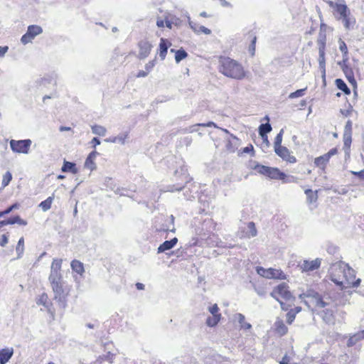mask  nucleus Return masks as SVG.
Wrapping results in <instances>:
<instances>
[{
	"label": "nucleus",
	"instance_id": "9b49d317",
	"mask_svg": "<svg viewBox=\"0 0 364 364\" xmlns=\"http://www.w3.org/2000/svg\"><path fill=\"white\" fill-rule=\"evenodd\" d=\"M321 266V259L316 258L314 260H304L301 264L302 272H311L317 269Z\"/></svg>",
	"mask_w": 364,
	"mask_h": 364
},
{
	"label": "nucleus",
	"instance_id": "c03bdc74",
	"mask_svg": "<svg viewBox=\"0 0 364 364\" xmlns=\"http://www.w3.org/2000/svg\"><path fill=\"white\" fill-rule=\"evenodd\" d=\"M85 167L90 171H93L96 168V164L93 159L87 156L85 161Z\"/></svg>",
	"mask_w": 364,
	"mask_h": 364
},
{
	"label": "nucleus",
	"instance_id": "58836bf2",
	"mask_svg": "<svg viewBox=\"0 0 364 364\" xmlns=\"http://www.w3.org/2000/svg\"><path fill=\"white\" fill-rule=\"evenodd\" d=\"M12 180V174L10 171H6L4 175L3 176L2 181H1V186L2 188L6 187L11 181Z\"/></svg>",
	"mask_w": 364,
	"mask_h": 364
},
{
	"label": "nucleus",
	"instance_id": "f8f14e48",
	"mask_svg": "<svg viewBox=\"0 0 364 364\" xmlns=\"http://www.w3.org/2000/svg\"><path fill=\"white\" fill-rule=\"evenodd\" d=\"M186 172V170L184 171L183 168H181L180 173H181V178L182 182L180 183H178L176 185H173L171 186L168 187V189H167L168 191H170V192H173L176 191H178L182 190L184 188V186H183V183H187L188 181V176Z\"/></svg>",
	"mask_w": 364,
	"mask_h": 364
},
{
	"label": "nucleus",
	"instance_id": "774afa93",
	"mask_svg": "<svg viewBox=\"0 0 364 364\" xmlns=\"http://www.w3.org/2000/svg\"><path fill=\"white\" fill-rule=\"evenodd\" d=\"M242 152L245 154L252 153L254 154V148L253 146L250 144L247 146L243 148Z\"/></svg>",
	"mask_w": 364,
	"mask_h": 364
},
{
	"label": "nucleus",
	"instance_id": "13d9d810",
	"mask_svg": "<svg viewBox=\"0 0 364 364\" xmlns=\"http://www.w3.org/2000/svg\"><path fill=\"white\" fill-rule=\"evenodd\" d=\"M115 355L108 352L106 355H102L104 360H107L109 363H112L114 359Z\"/></svg>",
	"mask_w": 364,
	"mask_h": 364
},
{
	"label": "nucleus",
	"instance_id": "338daca9",
	"mask_svg": "<svg viewBox=\"0 0 364 364\" xmlns=\"http://www.w3.org/2000/svg\"><path fill=\"white\" fill-rule=\"evenodd\" d=\"M8 242V236L6 234H4L1 235V239L0 240V246L4 247Z\"/></svg>",
	"mask_w": 364,
	"mask_h": 364
},
{
	"label": "nucleus",
	"instance_id": "6ab92c4d",
	"mask_svg": "<svg viewBox=\"0 0 364 364\" xmlns=\"http://www.w3.org/2000/svg\"><path fill=\"white\" fill-rule=\"evenodd\" d=\"M61 171L63 172H70L72 173H77L78 172V170L76 167V164L73 162H70L68 161H64L63 166L61 168Z\"/></svg>",
	"mask_w": 364,
	"mask_h": 364
},
{
	"label": "nucleus",
	"instance_id": "393cba45",
	"mask_svg": "<svg viewBox=\"0 0 364 364\" xmlns=\"http://www.w3.org/2000/svg\"><path fill=\"white\" fill-rule=\"evenodd\" d=\"M235 318L240 324V328L245 330H249L252 328V325L250 323L245 321V316L242 314H236Z\"/></svg>",
	"mask_w": 364,
	"mask_h": 364
},
{
	"label": "nucleus",
	"instance_id": "f704fd0d",
	"mask_svg": "<svg viewBox=\"0 0 364 364\" xmlns=\"http://www.w3.org/2000/svg\"><path fill=\"white\" fill-rule=\"evenodd\" d=\"M187 56H188V53L184 49H183V48L178 49L176 51L175 60L177 63H178L182 60L187 58Z\"/></svg>",
	"mask_w": 364,
	"mask_h": 364
},
{
	"label": "nucleus",
	"instance_id": "052dcab7",
	"mask_svg": "<svg viewBox=\"0 0 364 364\" xmlns=\"http://www.w3.org/2000/svg\"><path fill=\"white\" fill-rule=\"evenodd\" d=\"M18 205L17 203H14V204L11 205V206L8 207L4 211H2L4 216L5 215L10 213L13 210L18 208Z\"/></svg>",
	"mask_w": 364,
	"mask_h": 364
},
{
	"label": "nucleus",
	"instance_id": "f257e3e1",
	"mask_svg": "<svg viewBox=\"0 0 364 364\" xmlns=\"http://www.w3.org/2000/svg\"><path fill=\"white\" fill-rule=\"evenodd\" d=\"M299 298L309 308L312 305L316 309H322L318 314L326 323H333L336 304L328 293L319 294L314 289H308L301 294Z\"/></svg>",
	"mask_w": 364,
	"mask_h": 364
},
{
	"label": "nucleus",
	"instance_id": "ea45409f",
	"mask_svg": "<svg viewBox=\"0 0 364 364\" xmlns=\"http://www.w3.org/2000/svg\"><path fill=\"white\" fill-rule=\"evenodd\" d=\"M343 22L346 28L349 29L351 26H353L355 23L354 18L350 17V15H347L346 18H343Z\"/></svg>",
	"mask_w": 364,
	"mask_h": 364
},
{
	"label": "nucleus",
	"instance_id": "2f4dec72",
	"mask_svg": "<svg viewBox=\"0 0 364 364\" xmlns=\"http://www.w3.org/2000/svg\"><path fill=\"white\" fill-rule=\"evenodd\" d=\"M272 126L269 123H264L259 125L258 132L259 136L267 135L272 131Z\"/></svg>",
	"mask_w": 364,
	"mask_h": 364
},
{
	"label": "nucleus",
	"instance_id": "7c9ffc66",
	"mask_svg": "<svg viewBox=\"0 0 364 364\" xmlns=\"http://www.w3.org/2000/svg\"><path fill=\"white\" fill-rule=\"evenodd\" d=\"M62 262H63L62 259H54L51 264L50 272L61 273L60 269H61Z\"/></svg>",
	"mask_w": 364,
	"mask_h": 364
},
{
	"label": "nucleus",
	"instance_id": "f03ea898",
	"mask_svg": "<svg viewBox=\"0 0 364 364\" xmlns=\"http://www.w3.org/2000/svg\"><path fill=\"white\" fill-rule=\"evenodd\" d=\"M331 269V280L341 289L348 287L346 284L353 287H357L360 284V279H355V271L343 261L333 264Z\"/></svg>",
	"mask_w": 364,
	"mask_h": 364
},
{
	"label": "nucleus",
	"instance_id": "864d4df0",
	"mask_svg": "<svg viewBox=\"0 0 364 364\" xmlns=\"http://www.w3.org/2000/svg\"><path fill=\"white\" fill-rule=\"evenodd\" d=\"M208 310H209L210 313L212 314V316L221 315L220 314L218 313L219 308L216 304L210 306Z\"/></svg>",
	"mask_w": 364,
	"mask_h": 364
},
{
	"label": "nucleus",
	"instance_id": "4c0bfd02",
	"mask_svg": "<svg viewBox=\"0 0 364 364\" xmlns=\"http://www.w3.org/2000/svg\"><path fill=\"white\" fill-rule=\"evenodd\" d=\"M360 340L362 339L360 338V336L359 335V333L358 332L349 338V339L347 341V346L348 347H352Z\"/></svg>",
	"mask_w": 364,
	"mask_h": 364
},
{
	"label": "nucleus",
	"instance_id": "4d7b16f0",
	"mask_svg": "<svg viewBox=\"0 0 364 364\" xmlns=\"http://www.w3.org/2000/svg\"><path fill=\"white\" fill-rule=\"evenodd\" d=\"M348 53L343 54V60L341 62H338V64L341 68L345 67V65H349L348 63Z\"/></svg>",
	"mask_w": 364,
	"mask_h": 364
},
{
	"label": "nucleus",
	"instance_id": "a19ab883",
	"mask_svg": "<svg viewBox=\"0 0 364 364\" xmlns=\"http://www.w3.org/2000/svg\"><path fill=\"white\" fill-rule=\"evenodd\" d=\"M129 137V132H124L120 133L118 136H115L117 143L124 145L126 143V140Z\"/></svg>",
	"mask_w": 364,
	"mask_h": 364
},
{
	"label": "nucleus",
	"instance_id": "20e7f679",
	"mask_svg": "<svg viewBox=\"0 0 364 364\" xmlns=\"http://www.w3.org/2000/svg\"><path fill=\"white\" fill-rule=\"evenodd\" d=\"M253 169L271 179L280 180L281 178H284V177L285 176V173L277 168L269 167L259 164H255Z\"/></svg>",
	"mask_w": 364,
	"mask_h": 364
},
{
	"label": "nucleus",
	"instance_id": "f3484780",
	"mask_svg": "<svg viewBox=\"0 0 364 364\" xmlns=\"http://www.w3.org/2000/svg\"><path fill=\"white\" fill-rule=\"evenodd\" d=\"M266 278L285 279L286 275L281 269L269 268L268 269L267 274H266Z\"/></svg>",
	"mask_w": 364,
	"mask_h": 364
},
{
	"label": "nucleus",
	"instance_id": "bf43d9fd",
	"mask_svg": "<svg viewBox=\"0 0 364 364\" xmlns=\"http://www.w3.org/2000/svg\"><path fill=\"white\" fill-rule=\"evenodd\" d=\"M257 272L260 276L266 278V274H267L268 269H264V267H258L257 268Z\"/></svg>",
	"mask_w": 364,
	"mask_h": 364
},
{
	"label": "nucleus",
	"instance_id": "7ed1b4c3",
	"mask_svg": "<svg viewBox=\"0 0 364 364\" xmlns=\"http://www.w3.org/2000/svg\"><path fill=\"white\" fill-rule=\"evenodd\" d=\"M218 63L219 72L228 77L242 80L246 76L244 68L235 60L229 57L221 56L219 58Z\"/></svg>",
	"mask_w": 364,
	"mask_h": 364
},
{
	"label": "nucleus",
	"instance_id": "0e129e2a",
	"mask_svg": "<svg viewBox=\"0 0 364 364\" xmlns=\"http://www.w3.org/2000/svg\"><path fill=\"white\" fill-rule=\"evenodd\" d=\"M217 240H218V238H217ZM207 243L213 247H223L222 245L219 244L218 241H213L211 237L208 239Z\"/></svg>",
	"mask_w": 364,
	"mask_h": 364
},
{
	"label": "nucleus",
	"instance_id": "5701e85b",
	"mask_svg": "<svg viewBox=\"0 0 364 364\" xmlns=\"http://www.w3.org/2000/svg\"><path fill=\"white\" fill-rule=\"evenodd\" d=\"M318 64L322 73V77L325 80L326 78V59L325 51H318Z\"/></svg>",
	"mask_w": 364,
	"mask_h": 364
},
{
	"label": "nucleus",
	"instance_id": "0eeeda50",
	"mask_svg": "<svg viewBox=\"0 0 364 364\" xmlns=\"http://www.w3.org/2000/svg\"><path fill=\"white\" fill-rule=\"evenodd\" d=\"M43 33V28L38 25H31L25 34L21 36V42L23 45L31 43L37 36Z\"/></svg>",
	"mask_w": 364,
	"mask_h": 364
},
{
	"label": "nucleus",
	"instance_id": "cd10ccee",
	"mask_svg": "<svg viewBox=\"0 0 364 364\" xmlns=\"http://www.w3.org/2000/svg\"><path fill=\"white\" fill-rule=\"evenodd\" d=\"M91 129H92V132L94 134H96V135H98L100 136H105L107 132V129L105 127L98 125V124L92 125L91 127Z\"/></svg>",
	"mask_w": 364,
	"mask_h": 364
},
{
	"label": "nucleus",
	"instance_id": "473e14b6",
	"mask_svg": "<svg viewBox=\"0 0 364 364\" xmlns=\"http://www.w3.org/2000/svg\"><path fill=\"white\" fill-rule=\"evenodd\" d=\"M221 315L208 316L206 319V324L209 327L215 326L220 321Z\"/></svg>",
	"mask_w": 364,
	"mask_h": 364
},
{
	"label": "nucleus",
	"instance_id": "de8ad7c7",
	"mask_svg": "<svg viewBox=\"0 0 364 364\" xmlns=\"http://www.w3.org/2000/svg\"><path fill=\"white\" fill-rule=\"evenodd\" d=\"M296 312L294 311V310L291 309L287 314V322L289 324H291L295 319Z\"/></svg>",
	"mask_w": 364,
	"mask_h": 364
},
{
	"label": "nucleus",
	"instance_id": "e433bc0d",
	"mask_svg": "<svg viewBox=\"0 0 364 364\" xmlns=\"http://www.w3.org/2000/svg\"><path fill=\"white\" fill-rule=\"evenodd\" d=\"M48 280L50 284L60 282L63 280L61 273L50 272Z\"/></svg>",
	"mask_w": 364,
	"mask_h": 364
},
{
	"label": "nucleus",
	"instance_id": "412c9836",
	"mask_svg": "<svg viewBox=\"0 0 364 364\" xmlns=\"http://www.w3.org/2000/svg\"><path fill=\"white\" fill-rule=\"evenodd\" d=\"M70 266H71L72 270L74 272H76L77 274H80V276H82L85 272L84 264L82 262H80L79 260L73 259L71 262Z\"/></svg>",
	"mask_w": 364,
	"mask_h": 364
},
{
	"label": "nucleus",
	"instance_id": "a878e982",
	"mask_svg": "<svg viewBox=\"0 0 364 364\" xmlns=\"http://www.w3.org/2000/svg\"><path fill=\"white\" fill-rule=\"evenodd\" d=\"M336 11L340 14L341 18L350 15V10L346 4H337Z\"/></svg>",
	"mask_w": 364,
	"mask_h": 364
},
{
	"label": "nucleus",
	"instance_id": "5fc2aeb1",
	"mask_svg": "<svg viewBox=\"0 0 364 364\" xmlns=\"http://www.w3.org/2000/svg\"><path fill=\"white\" fill-rule=\"evenodd\" d=\"M44 308L48 311V312L50 314L53 319H54V310L52 308V304L50 302L47 301L46 305H43Z\"/></svg>",
	"mask_w": 364,
	"mask_h": 364
},
{
	"label": "nucleus",
	"instance_id": "a18cd8bd",
	"mask_svg": "<svg viewBox=\"0 0 364 364\" xmlns=\"http://www.w3.org/2000/svg\"><path fill=\"white\" fill-rule=\"evenodd\" d=\"M306 90V88L297 90L295 92L290 93L289 95V98L294 99L302 97L303 95H304Z\"/></svg>",
	"mask_w": 364,
	"mask_h": 364
},
{
	"label": "nucleus",
	"instance_id": "680f3d73",
	"mask_svg": "<svg viewBox=\"0 0 364 364\" xmlns=\"http://www.w3.org/2000/svg\"><path fill=\"white\" fill-rule=\"evenodd\" d=\"M155 66V60H151L145 65L146 70L149 73Z\"/></svg>",
	"mask_w": 364,
	"mask_h": 364
},
{
	"label": "nucleus",
	"instance_id": "6e6d98bb",
	"mask_svg": "<svg viewBox=\"0 0 364 364\" xmlns=\"http://www.w3.org/2000/svg\"><path fill=\"white\" fill-rule=\"evenodd\" d=\"M351 133L347 136V134H344V147L349 149L351 143Z\"/></svg>",
	"mask_w": 364,
	"mask_h": 364
},
{
	"label": "nucleus",
	"instance_id": "423d86ee",
	"mask_svg": "<svg viewBox=\"0 0 364 364\" xmlns=\"http://www.w3.org/2000/svg\"><path fill=\"white\" fill-rule=\"evenodd\" d=\"M32 141L31 139L14 140L9 142L11 149L15 153L28 154Z\"/></svg>",
	"mask_w": 364,
	"mask_h": 364
},
{
	"label": "nucleus",
	"instance_id": "c9c22d12",
	"mask_svg": "<svg viewBox=\"0 0 364 364\" xmlns=\"http://www.w3.org/2000/svg\"><path fill=\"white\" fill-rule=\"evenodd\" d=\"M248 232H247V236L248 237H255L257 234V231L255 227V224L253 222H250L247 224Z\"/></svg>",
	"mask_w": 364,
	"mask_h": 364
},
{
	"label": "nucleus",
	"instance_id": "39448f33",
	"mask_svg": "<svg viewBox=\"0 0 364 364\" xmlns=\"http://www.w3.org/2000/svg\"><path fill=\"white\" fill-rule=\"evenodd\" d=\"M271 296L276 300L279 301V297L290 301L293 299V296L289 289V286L287 283L282 282L277 285L271 293Z\"/></svg>",
	"mask_w": 364,
	"mask_h": 364
},
{
	"label": "nucleus",
	"instance_id": "c756f323",
	"mask_svg": "<svg viewBox=\"0 0 364 364\" xmlns=\"http://www.w3.org/2000/svg\"><path fill=\"white\" fill-rule=\"evenodd\" d=\"M276 331L280 336H284L287 333L288 328L282 321H278L275 323Z\"/></svg>",
	"mask_w": 364,
	"mask_h": 364
},
{
	"label": "nucleus",
	"instance_id": "603ef678",
	"mask_svg": "<svg viewBox=\"0 0 364 364\" xmlns=\"http://www.w3.org/2000/svg\"><path fill=\"white\" fill-rule=\"evenodd\" d=\"M339 49L341 51L342 54L348 53V48L346 43L342 41L341 38L339 39Z\"/></svg>",
	"mask_w": 364,
	"mask_h": 364
},
{
	"label": "nucleus",
	"instance_id": "aec40b11",
	"mask_svg": "<svg viewBox=\"0 0 364 364\" xmlns=\"http://www.w3.org/2000/svg\"><path fill=\"white\" fill-rule=\"evenodd\" d=\"M1 222L3 227L7 225H14L16 223L23 225H26V222L22 220L18 215L1 220Z\"/></svg>",
	"mask_w": 364,
	"mask_h": 364
},
{
	"label": "nucleus",
	"instance_id": "2eb2a0df",
	"mask_svg": "<svg viewBox=\"0 0 364 364\" xmlns=\"http://www.w3.org/2000/svg\"><path fill=\"white\" fill-rule=\"evenodd\" d=\"M171 46V43L168 39L161 38L159 43V57L161 60L165 59L168 49Z\"/></svg>",
	"mask_w": 364,
	"mask_h": 364
},
{
	"label": "nucleus",
	"instance_id": "09e8293b",
	"mask_svg": "<svg viewBox=\"0 0 364 364\" xmlns=\"http://www.w3.org/2000/svg\"><path fill=\"white\" fill-rule=\"evenodd\" d=\"M48 297L46 293L42 294L36 301L38 305H46Z\"/></svg>",
	"mask_w": 364,
	"mask_h": 364
},
{
	"label": "nucleus",
	"instance_id": "e2e57ef3",
	"mask_svg": "<svg viewBox=\"0 0 364 364\" xmlns=\"http://www.w3.org/2000/svg\"><path fill=\"white\" fill-rule=\"evenodd\" d=\"M284 178H281L280 179L284 183H292V182L295 181V178L294 176H287L286 173H285V176Z\"/></svg>",
	"mask_w": 364,
	"mask_h": 364
},
{
	"label": "nucleus",
	"instance_id": "72a5a7b5",
	"mask_svg": "<svg viewBox=\"0 0 364 364\" xmlns=\"http://www.w3.org/2000/svg\"><path fill=\"white\" fill-rule=\"evenodd\" d=\"M305 193L306 195L308 203H312L317 200L318 196L316 192H314L311 189H306L305 191Z\"/></svg>",
	"mask_w": 364,
	"mask_h": 364
},
{
	"label": "nucleus",
	"instance_id": "69168bd1",
	"mask_svg": "<svg viewBox=\"0 0 364 364\" xmlns=\"http://www.w3.org/2000/svg\"><path fill=\"white\" fill-rule=\"evenodd\" d=\"M350 173L353 175L358 176L360 179L364 180V169L360 171H350Z\"/></svg>",
	"mask_w": 364,
	"mask_h": 364
},
{
	"label": "nucleus",
	"instance_id": "a211bd4d",
	"mask_svg": "<svg viewBox=\"0 0 364 364\" xmlns=\"http://www.w3.org/2000/svg\"><path fill=\"white\" fill-rule=\"evenodd\" d=\"M343 72L345 74L346 77L348 81L353 86L356 85V80L354 77V73L353 69L350 67V65H345V67L341 68Z\"/></svg>",
	"mask_w": 364,
	"mask_h": 364
},
{
	"label": "nucleus",
	"instance_id": "9d476101",
	"mask_svg": "<svg viewBox=\"0 0 364 364\" xmlns=\"http://www.w3.org/2000/svg\"><path fill=\"white\" fill-rule=\"evenodd\" d=\"M138 46L139 49L138 58L139 59L147 58L151 50L152 45L148 41L142 40L139 42Z\"/></svg>",
	"mask_w": 364,
	"mask_h": 364
},
{
	"label": "nucleus",
	"instance_id": "1a4fd4ad",
	"mask_svg": "<svg viewBox=\"0 0 364 364\" xmlns=\"http://www.w3.org/2000/svg\"><path fill=\"white\" fill-rule=\"evenodd\" d=\"M274 151L279 157L289 163H295L296 161V158L290 154V151L285 146L275 147Z\"/></svg>",
	"mask_w": 364,
	"mask_h": 364
},
{
	"label": "nucleus",
	"instance_id": "4be33fe9",
	"mask_svg": "<svg viewBox=\"0 0 364 364\" xmlns=\"http://www.w3.org/2000/svg\"><path fill=\"white\" fill-rule=\"evenodd\" d=\"M329 160L330 159L328 155L323 154V156L316 158L314 160V164L318 168L324 170Z\"/></svg>",
	"mask_w": 364,
	"mask_h": 364
},
{
	"label": "nucleus",
	"instance_id": "dca6fc26",
	"mask_svg": "<svg viewBox=\"0 0 364 364\" xmlns=\"http://www.w3.org/2000/svg\"><path fill=\"white\" fill-rule=\"evenodd\" d=\"M178 242V239L176 237H173L170 240L164 241L161 245L158 247V253L164 252L166 250H169L172 249Z\"/></svg>",
	"mask_w": 364,
	"mask_h": 364
},
{
	"label": "nucleus",
	"instance_id": "8fccbe9b",
	"mask_svg": "<svg viewBox=\"0 0 364 364\" xmlns=\"http://www.w3.org/2000/svg\"><path fill=\"white\" fill-rule=\"evenodd\" d=\"M256 41H257V37L255 36H253V38L251 41V43L249 46V52L251 54V55H252V56L255 55V52Z\"/></svg>",
	"mask_w": 364,
	"mask_h": 364
},
{
	"label": "nucleus",
	"instance_id": "4468645a",
	"mask_svg": "<svg viewBox=\"0 0 364 364\" xmlns=\"http://www.w3.org/2000/svg\"><path fill=\"white\" fill-rule=\"evenodd\" d=\"M13 348H4L0 350V364H6L14 355Z\"/></svg>",
	"mask_w": 364,
	"mask_h": 364
},
{
	"label": "nucleus",
	"instance_id": "6e6552de",
	"mask_svg": "<svg viewBox=\"0 0 364 364\" xmlns=\"http://www.w3.org/2000/svg\"><path fill=\"white\" fill-rule=\"evenodd\" d=\"M54 293V299L56 300L62 307L65 306V291L63 287V280L50 284Z\"/></svg>",
	"mask_w": 364,
	"mask_h": 364
},
{
	"label": "nucleus",
	"instance_id": "c85d7f7f",
	"mask_svg": "<svg viewBox=\"0 0 364 364\" xmlns=\"http://www.w3.org/2000/svg\"><path fill=\"white\" fill-rule=\"evenodd\" d=\"M53 199H54V195L53 194L51 196H49L47 199H46L45 200L42 201L39 204V207L41 208V209L44 212L48 210L50 208V207H51V205H52V203L53 201Z\"/></svg>",
	"mask_w": 364,
	"mask_h": 364
},
{
	"label": "nucleus",
	"instance_id": "bb28decb",
	"mask_svg": "<svg viewBox=\"0 0 364 364\" xmlns=\"http://www.w3.org/2000/svg\"><path fill=\"white\" fill-rule=\"evenodd\" d=\"M335 85H336L337 88L341 90L344 92L346 95H350V90L348 88L346 82L340 78H338L335 80Z\"/></svg>",
	"mask_w": 364,
	"mask_h": 364
},
{
	"label": "nucleus",
	"instance_id": "3c124183",
	"mask_svg": "<svg viewBox=\"0 0 364 364\" xmlns=\"http://www.w3.org/2000/svg\"><path fill=\"white\" fill-rule=\"evenodd\" d=\"M198 126H203V127H212V126H213L215 127H217L216 124L214 122H209L207 124H196V125L190 127L189 132H193L196 131L195 127H198Z\"/></svg>",
	"mask_w": 364,
	"mask_h": 364
},
{
	"label": "nucleus",
	"instance_id": "37998d69",
	"mask_svg": "<svg viewBox=\"0 0 364 364\" xmlns=\"http://www.w3.org/2000/svg\"><path fill=\"white\" fill-rule=\"evenodd\" d=\"M284 129H282L280 132L277 134L274 139V147H278L282 146V136H283Z\"/></svg>",
	"mask_w": 364,
	"mask_h": 364
},
{
	"label": "nucleus",
	"instance_id": "ddd939ff",
	"mask_svg": "<svg viewBox=\"0 0 364 364\" xmlns=\"http://www.w3.org/2000/svg\"><path fill=\"white\" fill-rule=\"evenodd\" d=\"M188 24H189V26L191 27V28L196 34H200V33H203L206 35H209L211 33V31L209 28H208L203 26H199L197 23L192 21L191 20L190 16H188Z\"/></svg>",
	"mask_w": 364,
	"mask_h": 364
},
{
	"label": "nucleus",
	"instance_id": "b1692460",
	"mask_svg": "<svg viewBox=\"0 0 364 364\" xmlns=\"http://www.w3.org/2000/svg\"><path fill=\"white\" fill-rule=\"evenodd\" d=\"M230 136L232 138V141L230 139L228 140L226 148L230 152H235L239 145V139L233 134H230Z\"/></svg>",
	"mask_w": 364,
	"mask_h": 364
},
{
	"label": "nucleus",
	"instance_id": "49530a36",
	"mask_svg": "<svg viewBox=\"0 0 364 364\" xmlns=\"http://www.w3.org/2000/svg\"><path fill=\"white\" fill-rule=\"evenodd\" d=\"M23 245H24V239L23 237H21L18 242L17 246H16V252L18 254V257H21V255L23 252Z\"/></svg>",
	"mask_w": 364,
	"mask_h": 364
},
{
	"label": "nucleus",
	"instance_id": "79ce46f5",
	"mask_svg": "<svg viewBox=\"0 0 364 364\" xmlns=\"http://www.w3.org/2000/svg\"><path fill=\"white\" fill-rule=\"evenodd\" d=\"M318 51H325L326 48V36L320 35L317 41Z\"/></svg>",
	"mask_w": 364,
	"mask_h": 364
}]
</instances>
